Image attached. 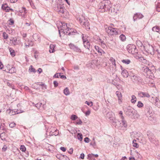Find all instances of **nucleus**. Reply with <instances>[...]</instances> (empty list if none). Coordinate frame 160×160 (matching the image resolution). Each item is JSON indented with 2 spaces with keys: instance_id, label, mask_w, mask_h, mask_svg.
I'll use <instances>...</instances> for the list:
<instances>
[{
  "instance_id": "f257e3e1",
  "label": "nucleus",
  "mask_w": 160,
  "mask_h": 160,
  "mask_svg": "<svg viewBox=\"0 0 160 160\" xmlns=\"http://www.w3.org/2000/svg\"><path fill=\"white\" fill-rule=\"evenodd\" d=\"M112 5L111 2L108 0H104L101 2L98 6V11L103 12L106 11H110Z\"/></svg>"
},
{
  "instance_id": "f03ea898",
  "label": "nucleus",
  "mask_w": 160,
  "mask_h": 160,
  "mask_svg": "<svg viewBox=\"0 0 160 160\" xmlns=\"http://www.w3.org/2000/svg\"><path fill=\"white\" fill-rule=\"evenodd\" d=\"M112 124L119 129L124 130L127 126L126 121L125 119H121V121L113 118L112 120Z\"/></svg>"
},
{
  "instance_id": "7ed1b4c3",
  "label": "nucleus",
  "mask_w": 160,
  "mask_h": 160,
  "mask_svg": "<svg viewBox=\"0 0 160 160\" xmlns=\"http://www.w3.org/2000/svg\"><path fill=\"white\" fill-rule=\"evenodd\" d=\"M77 19L79 21L80 24L83 27H84L87 30L90 29L89 22L87 19L85 18V17L83 16H81L79 17H77Z\"/></svg>"
},
{
  "instance_id": "20e7f679",
  "label": "nucleus",
  "mask_w": 160,
  "mask_h": 160,
  "mask_svg": "<svg viewBox=\"0 0 160 160\" xmlns=\"http://www.w3.org/2000/svg\"><path fill=\"white\" fill-rule=\"evenodd\" d=\"M127 48L128 52L132 54H136L138 53V51L136 46L132 44L128 45L127 47Z\"/></svg>"
},
{
  "instance_id": "39448f33",
  "label": "nucleus",
  "mask_w": 160,
  "mask_h": 160,
  "mask_svg": "<svg viewBox=\"0 0 160 160\" xmlns=\"http://www.w3.org/2000/svg\"><path fill=\"white\" fill-rule=\"evenodd\" d=\"M106 32L110 35H117L119 34L117 28L111 27H108L105 28Z\"/></svg>"
},
{
  "instance_id": "423d86ee",
  "label": "nucleus",
  "mask_w": 160,
  "mask_h": 160,
  "mask_svg": "<svg viewBox=\"0 0 160 160\" xmlns=\"http://www.w3.org/2000/svg\"><path fill=\"white\" fill-rule=\"evenodd\" d=\"M124 112L127 115L131 117L133 116L136 113L135 110L131 107H126L124 109Z\"/></svg>"
},
{
  "instance_id": "0eeeda50",
  "label": "nucleus",
  "mask_w": 160,
  "mask_h": 160,
  "mask_svg": "<svg viewBox=\"0 0 160 160\" xmlns=\"http://www.w3.org/2000/svg\"><path fill=\"white\" fill-rule=\"evenodd\" d=\"M143 47L145 51L147 53L151 55L154 54V49L152 46L150 45L149 44H147L143 46Z\"/></svg>"
},
{
  "instance_id": "6e6552de",
  "label": "nucleus",
  "mask_w": 160,
  "mask_h": 160,
  "mask_svg": "<svg viewBox=\"0 0 160 160\" xmlns=\"http://www.w3.org/2000/svg\"><path fill=\"white\" fill-rule=\"evenodd\" d=\"M147 135L150 141L152 143H154L156 145H158L159 143L158 140L153 136V135L151 133H148Z\"/></svg>"
},
{
  "instance_id": "1a4fd4ad",
  "label": "nucleus",
  "mask_w": 160,
  "mask_h": 160,
  "mask_svg": "<svg viewBox=\"0 0 160 160\" xmlns=\"http://www.w3.org/2000/svg\"><path fill=\"white\" fill-rule=\"evenodd\" d=\"M61 25H60V28H58V29H59V33L60 37H61V33H62V34L65 33V30L68 28V27L67 24L64 22H61Z\"/></svg>"
},
{
  "instance_id": "9d476101",
  "label": "nucleus",
  "mask_w": 160,
  "mask_h": 160,
  "mask_svg": "<svg viewBox=\"0 0 160 160\" xmlns=\"http://www.w3.org/2000/svg\"><path fill=\"white\" fill-rule=\"evenodd\" d=\"M56 10L59 14H62L66 11L63 5L62 4H57V8H55Z\"/></svg>"
},
{
  "instance_id": "9b49d317",
  "label": "nucleus",
  "mask_w": 160,
  "mask_h": 160,
  "mask_svg": "<svg viewBox=\"0 0 160 160\" xmlns=\"http://www.w3.org/2000/svg\"><path fill=\"white\" fill-rule=\"evenodd\" d=\"M69 46L70 48L77 52H81V50L77 46L75 45L74 44L72 43H70L69 44Z\"/></svg>"
},
{
  "instance_id": "f8f14e48",
  "label": "nucleus",
  "mask_w": 160,
  "mask_h": 160,
  "mask_svg": "<svg viewBox=\"0 0 160 160\" xmlns=\"http://www.w3.org/2000/svg\"><path fill=\"white\" fill-rule=\"evenodd\" d=\"M7 112L10 115H13L16 114L20 113V112H19L18 110L15 111V110L11 109H8L7 110Z\"/></svg>"
},
{
  "instance_id": "ddd939ff",
  "label": "nucleus",
  "mask_w": 160,
  "mask_h": 160,
  "mask_svg": "<svg viewBox=\"0 0 160 160\" xmlns=\"http://www.w3.org/2000/svg\"><path fill=\"white\" fill-rule=\"evenodd\" d=\"M138 96L141 98L144 97L149 98L150 97V95L148 93L146 92H140L138 93Z\"/></svg>"
},
{
  "instance_id": "4468645a",
  "label": "nucleus",
  "mask_w": 160,
  "mask_h": 160,
  "mask_svg": "<svg viewBox=\"0 0 160 160\" xmlns=\"http://www.w3.org/2000/svg\"><path fill=\"white\" fill-rule=\"evenodd\" d=\"M131 79L133 82L137 83L139 82L140 78L139 76L135 75L133 77H132Z\"/></svg>"
},
{
  "instance_id": "2eb2a0df",
  "label": "nucleus",
  "mask_w": 160,
  "mask_h": 160,
  "mask_svg": "<svg viewBox=\"0 0 160 160\" xmlns=\"http://www.w3.org/2000/svg\"><path fill=\"white\" fill-rule=\"evenodd\" d=\"M74 33L75 32L74 31L72 32L71 29L69 28L68 26V28L65 30V33L64 34H67V33H68V35H73V33Z\"/></svg>"
},
{
  "instance_id": "dca6fc26",
  "label": "nucleus",
  "mask_w": 160,
  "mask_h": 160,
  "mask_svg": "<svg viewBox=\"0 0 160 160\" xmlns=\"http://www.w3.org/2000/svg\"><path fill=\"white\" fill-rule=\"evenodd\" d=\"M143 17V15L140 13H136L133 17V20L135 21L137 19L142 18Z\"/></svg>"
},
{
  "instance_id": "f3484780",
  "label": "nucleus",
  "mask_w": 160,
  "mask_h": 160,
  "mask_svg": "<svg viewBox=\"0 0 160 160\" xmlns=\"http://www.w3.org/2000/svg\"><path fill=\"white\" fill-rule=\"evenodd\" d=\"M51 129L52 130H53V131H54V132H52V131H50V134L52 136V135H55L56 136L58 135V130L57 129H55V128L54 127H52L51 128Z\"/></svg>"
},
{
  "instance_id": "a211bd4d",
  "label": "nucleus",
  "mask_w": 160,
  "mask_h": 160,
  "mask_svg": "<svg viewBox=\"0 0 160 160\" xmlns=\"http://www.w3.org/2000/svg\"><path fill=\"white\" fill-rule=\"evenodd\" d=\"M146 108L145 109V111L147 112V114H150L152 113V108L149 105L147 104L146 105Z\"/></svg>"
},
{
  "instance_id": "6ab92c4d",
  "label": "nucleus",
  "mask_w": 160,
  "mask_h": 160,
  "mask_svg": "<svg viewBox=\"0 0 160 160\" xmlns=\"http://www.w3.org/2000/svg\"><path fill=\"white\" fill-rule=\"evenodd\" d=\"M109 12H111L113 14H117L118 12V10L117 9V8L115 7L114 8H112L111 7V8L110 9V11Z\"/></svg>"
},
{
  "instance_id": "aec40b11",
  "label": "nucleus",
  "mask_w": 160,
  "mask_h": 160,
  "mask_svg": "<svg viewBox=\"0 0 160 160\" xmlns=\"http://www.w3.org/2000/svg\"><path fill=\"white\" fill-rule=\"evenodd\" d=\"M95 48L96 50L99 53L100 55H102V53H105V52L99 47L95 46Z\"/></svg>"
},
{
  "instance_id": "412c9836",
  "label": "nucleus",
  "mask_w": 160,
  "mask_h": 160,
  "mask_svg": "<svg viewBox=\"0 0 160 160\" xmlns=\"http://www.w3.org/2000/svg\"><path fill=\"white\" fill-rule=\"evenodd\" d=\"M122 76L125 78H127L129 75V73L126 70L123 69H122Z\"/></svg>"
},
{
  "instance_id": "4be33fe9",
  "label": "nucleus",
  "mask_w": 160,
  "mask_h": 160,
  "mask_svg": "<svg viewBox=\"0 0 160 160\" xmlns=\"http://www.w3.org/2000/svg\"><path fill=\"white\" fill-rule=\"evenodd\" d=\"M154 103L156 106L159 108H160V101L157 97H155Z\"/></svg>"
},
{
  "instance_id": "5701e85b",
  "label": "nucleus",
  "mask_w": 160,
  "mask_h": 160,
  "mask_svg": "<svg viewBox=\"0 0 160 160\" xmlns=\"http://www.w3.org/2000/svg\"><path fill=\"white\" fill-rule=\"evenodd\" d=\"M135 72H136V71L135 70L133 69H131L130 71L129 74V75L131 77V78L135 75H136Z\"/></svg>"
},
{
  "instance_id": "b1692460",
  "label": "nucleus",
  "mask_w": 160,
  "mask_h": 160,
  "mask_svg": "<svg viewBox=\"0 0 160 160\" xmlns=\"http://www.w3.org/2000/svg\"><path fill=\"white\" fill-rule=\"evenodd\" d=\"M24 44L25 45L26 48H27L29 47L30 46H32L33 43L32 41L28 40V44H27L26 43H25Z\"/></svg>"
},
{
  "instance_id": "393cba45",
  "label": "nucleus",
  "mask_w": 160,
  "mask_h": 160,
  "mask_svg": "<svg viewBox=\"0 0 160 160\" xmlns=\"http://www.w3.org/2000/svg\"><path fill=\"white\" fill-rule=\"evenodd\" d=\"M56 45L55 44H51L50 45V50L49 52L50 53H52L54 52V48L55 47Z\"/></svg>"
},
{
  "instance_id": "a878e982",
  "label": "nucleus",
  "mask_w": 160,
  "mask_h": 160,
  "mask_svg": "<svg viewBox=\"0 0 160 160\" xmlns=\"http://www.w3.org/2000/svg\"><path fill=\"white\" fill-rule=\"evenodd\" d=\"M83 45L84 47L88 49V50H90V43L89 42V41L86 42H84Z\"/></svg>"
},
{
  "instance_id": "bb28decb",
  "label": "nucleus",
  "mask_w": 160,
  "mask_h": 160,
  "mask_svg": "<svg viewBox=\"0 0 160 160\" xmlns=\"http://www.w3.org/2000/svg\"><path fill=\"white\" fill-rule=\"evenodd\" d=\"M116 94L118 97V100H121L122 98V96L121 93L119 91H117Z\"/></svg>"
},
{
  "instance_id": "cd10ccee",
  "label": "nucleus",
  "mask_w": 160,
  "mask_h": 160,
  "mask_svg": "<svg viewBox=\"0 0 160 160\" xmlns=\"http://www.w3.org/2000/svg\"><path fill=\"white\" fill-rule=\"evenodd\" d=\"M9 50L11 56L12 57L14 56L15 55V53L14 50L11 48H9Z\"/></svg>"
},
{
  "instance_id": "c85d7f7f",
  "label": "nucleus",
  "mask_w": 160,
  "mask_h": 160,
  "mask_svg": "<svg viewBox=\"0 0 160 160\" xmlns=\"http://www.w3.org/2000/svg\"><path fill=\"white\" fill-rule=\"evenodd\" d=\"M8 72L11 73H12L15 72L16 70L15 67H12L10 69H8Z\"/></svg>"
},
{
  "instance_id": "c756f323",
  "label": "nucleus",
  "mask_w": 160,
  "mask_h": 160,
  "mask_svg": "<svg viewBox=\"0 0 160 160\" xmlns=\"http://www.w3.org/2000/svg\"><path fill=\"white\" fill-rule=\"evenodd\" d=\"M132 146L133 147L136 148H138L139 147V145L138 143L136 142V140L134 139L132 141Z\"/></svg>"
},
{
  "instance_id": "7c9ffc66",
  "label": "nucleus",
  "mask_w": 160,
  "mask_h": 160,
  "mask_svg": "<svg viewBox=\"0 0 160 160\" xmlns=\"http://www.w3.org/2000/svg\"><path fill=\"white\" fill-rule=\"evenodd\" d=\"M152 30L154 32H158L160 31V27L158 26L154 27L152 28Z\"/></svg>"
},
{
  "instance_id": "2f4dec72",
  "label": "nucleus",
  "mask_w": 160,
  "mask_h": 160,
  "mask_svg": "<svg viewBox=\"0 0 160 160\" xmlns=\"http://www.w3.org/2000/svg\"><path fill=\"white\" fill-rule=\"evenodd\" d=\"M64 94L66 95H69L70 94L69 90L68 88H66L64 90Z\"/></svg>"
},
{
  "instance_id": "473e14b6",
  "label": "nucleus",
  "mask_w": 160,
  "mask_h": 160,
  "mask_svg": "<svg viewBox=\"0 0 160 160\" xmlns=\"http://www.w3.org/2000/svg\"><path fill=\"white\" fill-rule=\"evenodd\" d=\"M132 99L131 100V102L132 103H134L136 101L137 98L134 95H132Z\"/></svg>"
},
{
  "instance_id": "72a5a7b5",
  "label": "nucleus",
  "mask_w": 160,
  "mask_h": 160,
  "mask_svg": "<svg viewBox=\"0 0 160 160\" xmlns=\"http://www.w3.org/2000/svg\"><path fill=\"white\" fill-rule=\"evenodd\" d=\"M10 41H12V43L15 45H17L18 44V43L17 42V38H13L12 40H10Z\"/></svg>"
},
{
  "instance_id": "f704fd0d",
  "label": "nucleus",
  "mask_w": 160,
  "mask_h": 160,
  "mask_svg": "<svg viewBox=\"0 0 160 160\" xmlns=\"http://www.w3.org/2000/svg\"><path fill=\"white\" fill-rule=\"evenodd\" d=\"M122 62L126 64H129L131 62L130 60L129 59H123L122 60Z\"/></svg>"
},
{
  "instance_id": "c9c22d12",
  "label": "nucleus",
  "mask_w": 160,
  "mask_h": 160,
  "mask_svg": "<svg viewBox=\"0 0 160 160\" xmlns=\"http://www.w3.org/2000/svg\"><path fill=\"white\" fill-rule=\"evenodd\" d=\"M29 71L30 72H36L35 69L34 68L32 65H31L29 69Z\"/></svg>"
},
{
  "instance_id": "e433bc0d",
  "label": "nucleus",
  "mask_w": 160,
  "mask_h": 160,
  "mask_svg": "<svg viewBox=\"0 0 160 160\" xmlns=\"http://www.w3.org/2000/svg\"><path fill=\"white\" fill-rule=\"evenodd\" d=\"M150 67H145L143 68L144 69L143 71L144 72L146 73V74L147 73V72H148L150 70Z\"/></svg>"
},
{
  "instance_id": "4c0bfd02",
  "label": "nucleus",
  "mask_w": 160,
  "mask_h": 160,
  "mask_svg": "<svg viewBox=\"0 0 160 160\" xmlns=\"http://www.w3.org/2000/svg\"><path fill=\"white\" fill-rule=\"evenodd\" d=\"M119 38L120 40L122 41H125L126 39L125 36L122 34L120 35Z\"/></svg>"
},
{
  "instance_id": "58836bf2",
  "label": "nucleus",
  "mask_w": 160,
  "mask_h": 160,
  "mask_svg": "<svg viewBox=\"0 0 160 160\" xmlns=\"http://www.w3.org/2000/svg\"><path fill=\"white\" fill-rule=\"evenodd\" d=\"M88 158L89 159H93L94 157V154H89L88 155Z\"/></svg>"
},
{
  "instance_id": "ea45409f",
  "label": "nucleus",
  "mask_w": 160,
  "mask_h": 160,
  "mask_svg": "<svg viewBox=\"0 0 160 160\" xmlns=\"http://www.w3.org/2000/svg\"><path fill=\"white\" fill-rule=\"evenodd\" d=\"M77 137L78 139L80 141L82 140V134L80 133H78L77 135Z\"/></svg>"
},
{
  "instance_id": "a19ab883",
  "label": "nucleus",
  "mask_w": 160,
  "mask_h": 160,
  "mask_svg": "<svg viewBox=\"0 0 160 160\" xmlns=\"http://www.w3.org/2000/svg\"><path fill=\"white\" fill-rule=\"evenodd\" d=\"M136 44H137V45L139 47H142V46L143 47V46H144L142 45L141 42V41H140V40L137 41L136 42Z\"/></svg>"
},
{
  "instance_id": "79ce46f5",
  "label": "nucleus",
  "mask_w": 160,
  "mask_h": 160,
  "mask_svg": "<svg viewBox=\"0 0 160 160\" xmlns=\"http://www.w3.org/2000/svg\"><path fill=\"white\" fill-rule=\"evenodd\" d=\"M20 150L23 152H25L26 151V148L23 145H22L20 148Z\"/></svg>"
},
{
  "instance_id": "37998d69",
  "label": "nucleus",
  "mask_w": 160,
  "mask_h": 160,
  "mask_svg": "<svg viewBox=\"0 0 160 160\" xmlns=\"http://www.w3.org/2000/svg\"><path fill=\"white\" fill-rule=\"evenodd\" d=\"M152 72V70H150L146 74L148 76H151V77H152V76L153 75Z\"/></svg>"
},
{
  "instance_id": "c03bdc74",
  "label": "nucleus",
  "mask_w": 160,
  "mask_h": 160,
  "mask_svg": "<svg viewBox=\"0 0 160 160\" xmlns=\"http://www.w3.org/2000/svg\"><path fill=\"white\" fill-rule=\"evenodd\" d=\"M110 60L112 62V64L114 65V66H116V64L115 63V60L114 58H113L111 57L110 58Z\"/></svg>"
},
{
  "instance_id": "a18cd8bd",
  "label": "nucleus",
  "mask_w": 160,
  "mask_h": 160,
  "mask_svg": "<svg viewBox=\"0 0 160 160\" xmlns=\"http://www.w3.org/2000/svg\"><path fill=\"white\" fill-rule=\"evenodd\" d=\"M137 106L139 108H142L143 106V104L141 101H138L137 105Z\"/></svg>"
},
{
  "instance_id": "49530a36",
  "label": "nucleus",
  "mask_w": 160,
  "mask_h": 160,
  "mask_svg": "<svg viewBox=\"0 0 160 160\" xmlns=\"http://www.w3.org/2000/svg\"><path fill=\"white\" fill-rule=\"evenodd\" d=\"M78 118V117L75 115H72L71 116V117L70 118L72 120H74Z\"/></svg>"
},
{
  "instance_id": "de8ad7c7",
  "label": "nucleus",
  "mask_w": 160,
  "mask_h": 160,
  "mask_svg": "<svg viewBox=\"0 0 160 160\" xmlns=\"http://www.w3.org/2000/svg\"><path fill=\"white\" fill-rule=\"evenodd\" d=\"M154 53H155L157 54H160V48H158L156 50H154Z\"/></svg>"
},
{
  "instance_id": "09e8293b",
  "label": "nucleus",
  "mask_w": 160,
  "mask_h": 160,
  "mask_svg": "<svg viewBox=\"0 0 160 160\" xmlns=\"http://www.w3.org/2000/svg\"><path fill=\"white\" fill-rule=\"evenodd\" d=\"M3 37L5 39H7L8 37V34L5 32H3Z\"/></svg>"
},
{
  "instance_id": "8fccbe9b",
  "label": "nucleus",
  "mask_w": 160,
  "mask_h": 160,
  "mask_svg": "<svg viewBox=\"0 0 160 160\" xmlns=\"http://www.w3.org/2000/svg\"><path fill=\"white\" fill-rule=\"evenodd\" d=\"M150 70H152L153 72H155V67L152 64H151V67L150 68Z\"/></svg>"
},
{
  "instance_id": "3c124183",
  "label": "nucleus",
  "mask_w": 160,
  "mask_h": 160,
  "mask_svg": "<svg viewBox=\"0 0 160 160\" xmlns=\"http://www.w3.org/2000/svg\"><path fill=\"white\" fill-rule=\"evenodd\" d=\"M41 105L42 103L40 102H39L36 104H35V107H37L38 108H39L41 107Z\"/></svg>"
},
{
  "instance_id": "603ef678",
  "label": "nucleus",
  "mask_w": 160,
  "mask_h": 160,
  "mask_svg": "<svg viewBox=\"0 0 160 160\" xmlns=\"http://www.w3.org/2000/svg\"><path fill=\"white\" fill-rule=\"evenodd\" d=\"M2 8L3 10H5L6 8H8L7 5L6 4H2Z\"/></svg>"
},
{
  "instance_id": "864d4df0",
  "label": "nucleus",
  "mask_w": 160,
  "mask_h": 160,
  "mask_svg": "<svg viewBox=\"0 0 160 160\" xmlns=\"http://www.w3.org/2000/svg\"><path fill=\"white\" fill-rule=\"evenodd\" d=\"M7 84L8 86L11 88L12 89H14V86L12 84L10 83L9 82H7Z\"/></svg>"
},
{
  "instance_id": "5fc2aeb1",
  "label": "nucleus",
  "mask_w": 160,
  "mask_h": 160,
  "mask_svg": "<svg viewBox=\"0 0 160 160\" xmlns=\"http://www.w3.org/2000/svg\"><path fill=\"white\" fill-rule=\"evenodd\" d=\"M99 43L103 47H105V46H106L104 42L103 41H102L101 39H100Z\"/></svg>"
},
{
  "instance_id": "6e6d98bb",
  "label": "nucleus",
  "mask_w": 160,
  "mask_h": 160,
  "mask_svg": "<svg viewBox=\"0 0 160 160\" xmlns=\"http://www.w3.org/2000/svg\"><path fill=\"white\" fill-rule=\"evenodd\" d=\"M82 123V121L81 120L79 119L77 120V122H76V124L78 125H81Z\"/></svg>"
},
{
  "instance_id": "4d7b16f0",
  "label": "nucleus",
  "mask_w": 160,
  "mask_h": 160,
  "mask_svg": "<svg viewBox=\"0 0 160 160\" xmlns=\"http://www.w3.org/2000/svg\"><path fill=\"white\" fill-rule=\"evenodd\" d=\"M119 114H120V118L121 119H124V117L122 116V111H120L119 112Z\"/></svg>"
},
{
  "instance_id": "13d9d810",
  "label": "nucleus",
  "mask_w": 160,
  "mask_h": 160,
  "mask_svg": "<svg viewBox=\"0 0 160 160\" xmlns=\"http://www.w3.org/2000/svg\"><path fill=\"white\" fill-rule=\"evenodd\" d=\"M85 103L87 104V105H88V106H89L90 107L92 106V105H93L92 102H89L87 101H86Z\"/></svg>"
},
{
  "instance_id": "bf43d9fd",
  "label": "nucleus",
  "mask_w": 160,
  "mask_h": 160,
  "mask_svg": "<svg viewBox=\"0 0 160 160\" xmlns=\"http://www.w3.org/2000/svg\"><path fill=\"white\" fill-rule=\"evenodd\" d=\"M82 39L83 43L84 42H86L88 41V39L87 38H86L84 37L83 36L82 37Z\"/></svg>"
},
{
  "instance_id": "052dcab7",
  "label": "nucleus",
  "mask_w": 160,
  "mask_h": 160,
  "mask_svg": "<svg viewBox=\"0 0 160 160\" xmlns=\"http://www.w3.org/2000/svg\"><path fill=\"white\" fill-rule=\"evenodd\" d=\"M16 124L14 122L11 123L9 125V126L11 128L14 127L15 126Z\"/></svg>"
},
{
  "instance_id": "680f3d73",
  "label": "nucleus",
  "mask_w": 160,
  "mask_h": 160,
  "mask_svg": "<svg viewBox=\"0 0 160 160\" xmlns=\"http://www.w3.org/2000/svg\"><path fill=\"white\" fill-rule=\"evenodd\" d=\"M61 73H59V76L60 77V78L63 79H66V77L63 75H61Z\"/></svg>"
},
{
  "instance_id": "e2e57ef3",
  "label": "nucleus",
  "mask_w": 160,
  "mask_h": 160,
  "mask_svg": "<svg viewBox=\"0 0 160 160\" xmlns=\"http://www.w3.org/2000/svg\"><path fill=\"white\" fill-rule=\"evenodd\" d=\"M7 148L8 147L7 145H4L2 148V151H5L7 150Z\"/></svg>"
},
{
  "instance_id": "0e129e2a",
  "label": "nucleus",
  "mask_w": 160,
  "mask_h": 160,
  "mask_svg": "<svg viewBox=\"0 0 160 160\" xmlns=\"http://www.w3.org/2000/svg\"><path fill=\"white\" fill-rule=\"evenodd\" d=\"M84 141L85 142L88 143L89 142V139L88 138L86 137L84 139Z\"/></svg>"
},
{
  "instance_id": "69168bd1",
  "label": "nucleus",
  "mask_w": 160,
  "mask_h": 160,
  "mask_svg": "<svg viewBox=\"0 0 160 160\" xmlns=\"http://www.w3.org/2000/svg\"><path fill=\"white\" fill-rule=\"evenodd\" d=\"M52 148V147L51 145H50V146H49L48 147V151H50V152H52V150L51 149Z\"/></svg>"
},
{
  "instance_id": "338daca9",
  "label": "nucleus",
  "mask_w": 160,
  "mask_h": 160,
  "mask_svg": "<svg viewBox=\"0 0 160 160\" xmlns=\"http://www.w3.org/2000/svg\"><path fill=\"white\" fill-rule=\"evenodd\" d=\"M9 21V24L12 25L14 24V21L12 19H10Z\"/></svg>"
},
{
  "instance_id": "774afa93",
  "label": "nucleus",
  "mask_w": 160,
  "mask_h": 160,
  "mask_svg": "<svg viewBox=\"0 0 160 160\" xmlns=\"http://www.w3.org/2000/svg\"><path fill=\"white\" fill-rule=\"evenodd\" d=\"M53 84H54L55 87H57L58 86V83L57 81H54Z\"/></svg>"
}]
</instances>
